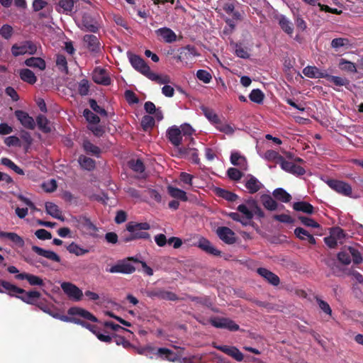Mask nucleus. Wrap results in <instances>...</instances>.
<instances>
[{"mask_svg":"<svg viewBox=\"0 0 363 363\" xmlns=\"http://www.w3.org/2000/svg\"><path fill=\"white\" fill-rule=\"evenodd\" d=\"M7 292L11 296H16L23 302L34 305L40 298V294L37 291H26L8 281H4L2 293Z\"/></svg>","mask_w":363,"mask_h":363,"instance_id":"nucleus-1","label":"nucleus"},{"mask_svg":"<svg viewBox=\"0 0 363 363\" xmlns=\"http://www.w3.org/2000/svg\"><path fill=\"white\" fill-rule=\"evenodd\" d=\"M150 228L149 223L129 222L126 225V230L133 235V238L138 239H149L150 234L146 230Z\"/></svg>","mask_w":363,"mask_h":363,"instance_id":"nucleus-2","label":"nucleus"},{"mask_svg":"<svg viewBox=\"0 0 363 363\" xmlns=\"http://www.w3.org/2000/svg\"><path fill=\"white\" fill-rule=\"evenodd\" d=\"M37 52V46L32 41L26 40L20 44H15L11 48V52L14 56L25 54L34 55Z\"/></svg>","mask_w":363,"mask_h":363,"instance_id":"nucleus-3","label":"nucleus"},{"mask_svg":"<svg viewBox=\"0 0 363 363\" xmlns=\"http://www.w3.org/2000/svg\"><path fill=\"white\" fill-rule=\"evenodd\" d=\"M326 184L337 193L345 196H352V189L348 183L336 179H328Z\"/></svg>","mask_w":363,"mask_h":363,"instance_id":"nucleus-4","label":"nucleus"},{"mask_svg":"<svg viewBox=\"0 0 363 363\" xmlns=\"http://www.w3.org/2000/svg\"><path fill=\"white\" fill-rule=\"evenodd\" d=\"M78 228L84 234L91 237H96L98 228L86 216H79L77 220Z\"/></svg>","mask_w":363,"mask_h":363,"instance_id":"nucleus-5","label":"nucleus"},{"mask_svg":"<svg viewBox=\"0 0 363 363\" xmlns=\"http://www.w3.org/2000/svg\"><path fill=\"white\" fill-rule=\"evenodd\" d=\"M135 270V267L126 259L119 260L116 264L110 268H106V271L111 274H132Z\"/></svg>","mask_w":363,"mask_h":363,"instance_id":"nucleus-6","label":"nucleus"},{"mask_svg":"<svg viewBox=\"0 0 363 363\" xmlns=\"http://www.w3.org/2000/svg\"><path fill=\"white\" fill-rule=\"evenodd\" d=\"M129 61L133 68L147 77L149 73L151 72L150 67L147 65L145 60L139 57L138 55L128 53Z\"/></svg>","mask_w":363,"mask_h":363,"instance_id":"nucleus-7","label":"nucleus"},{"mask_svg":"<svg viewBox=\"0 0 363 363\" xmlns=\"http://www.w3.org/2000/svg\"><path fill=\"white\" fill-rule=\"evenodd\" d=\"M145 294L147 296L154 299V298H160L167 301H176L178 299V297L176 294L166 291L163 289H154L151 290H147L145 291Z\"/></svg>","mask_w":363,"mask_h":363,"instance_id":"nucleus-8","label":"nucleus"},{"mask_svg":"<svg viewBox=\"0 0 363 363\" xmlns=\"http://www.w3.org/2000/svg\"><path fill=\"white\" fill-rule=\"evenodd\" d=\"M211 324L217 328H225L230 331H237L239 330V325L236 324L233 320L226 318L216 317L211 318Z\"/></svg>","mask_w":363,"mask_h":363,"instance_id":"nucleus-9","label":"nucleus"},{"mask_svg":"<svg viewBox=\"0 0 363 363\" xmlns=\"http://www.w3.org/2000/svg\"><path fill=\"white\" fill-rule=\"evenodd\" d=\"M61 289L64 293L70 298L75 301H79L82 299L83 293L82 291L76 285L70 282H63L61 284Z\"/></svg>","mask_w":363,"mask_h":363,"instance_id":"nucleus-10","label":"nucleus"},{"mask_svg":"<svg viewBox=\"0 0 363 363\" xmlns=\"http://www.w3.org/2000/svg\"><path fill=\"white\" fill-rule=\"evenodd\" d=\"M167 138L172 145L177 148V152H179V148L183 147H180L182 140L180 128L177 125H173L169 128L167 130Z\"/></svg>","mask_w":363,"mask_h":363,"instance_id":"nucleus-11","label":"nucleus"},{"mask_svg":"<svg viewBox=\"0 0 363 363\" xmlns=\"http://www.w3.org/2000/svg\"><path fill=\"white\" fill-rule=\"evenodd\" d=\"M218 237L228 245L234 244L236 242L235 233L228 227H218L216 229Z\"/></svg>","mask_w":363,"mask_h":363,"instance_id":"nucleus-12","label":"nucleus"},{"mask_svg":"<svg viewBox=\"0 0 363 363\" xmlns=\"http://www.w3.org/2000/svg\"><path fill=\"white\" fill-rule=\"evenodd\" d=\"M15 116L21 124L27 129L33 130L35 127L34 119L28 113L21 110H17L14 113Z\"/></svg>","mask_w":363,"mask_h":363,"instance_id":"nucleus-13","label":"nucleus"},{"mask_svg":"<svg viewBox=\"0 0 363 363\" xmlns=\"http://www.w3.org/2000/svg\"><path fill=\"white\" fill-rule=\"evenodd\" d=\"M213 347L218 350L224 352L225 354L229 355L233 357L235 360L238 362H241L243 360V354L242 353L234 346H227V345H217L213 344Z\"/></svg>","mask_w":363,"mask_h":363,"instance_id":"nucleus-14","label":"nucleus"},{"mask_svg":"<svg viewBox=\"0 0 363 363\" xmlns=\"http://www.w3.org/2000/svg\"><path fill=\"white\" fill-rule=\"evenodd\" d=\"M279 164L282 169L296 176H301L306 173V170L303 167L285 160L284 157Z\"/></svg>","mask_w":363,"mask_h":363,"instance_id":"nucleus-15","label":"nucleus"},{"mask_svg":"<svg viewBox=\"0 0 363 363\" xmlns=\"http://www.w3.org/2000/svg\"><path fill=\"white\" fill-rule=\"evenodd\" d=\"M86 48L91 52L98 53L101 51V44L99 38L91 34L85 35L83 38Z\"/></svg>","mask_w":363,"mask_h":363,"instance_id":"nucleus-16","label":"nucleus"},{"mask_svg":"<svg viewBox=\"0 0 363 363\" xmlns=\"http://www.w3.org/2000/svg\"><path fill=\"white\" fill-rule=\"evenodd\" d=\"M0 239L9 240L13 243V247H23L25 245L23 238L13 232L0 231Z\"/></svg>","mask_w":363,"mask_h":363,"instance_id":"nucleus-17","label":"nucleus"},{"mask_svg":"<svg viewBox=\"0 0 363 363\" xmlns=\"http://www.w3.org/2000/svg\"><path fill=\"white\" fill-rule=\"evenodd\" d=\"M92 79L94 82L99 84L108 85L111 83V79L105 69L96 67L92 74Z\"/></svg>","mask_w":363,"mask_h":363,"instance_id":"nucleus-18","label":"nucleus"},{"mask_svg":"<svg viewBox=\"0 0 363 363\" xmlns=\"http://www.w3.org/2000/svg\"><path fill=\"white\" fill-rule=\"evenodd\" d=\"M257 272L258 273L259 275L264 278L268 283L274 286H278L280 283V279L279 277L266 268L259 267L257 269Z\"/></svg>","mask_w":363,"mask_h":363,"instance_id":"nucleus-19","label":"nucleus"},{"mask_svg":"<svg viewBox=\"0 0 363 363\" xmlns=\"http://www.w3.org/2000/svg\"><path fill=\"white\" fill-rule=\"evenodd\" d=\"M197 246L208 254L220 256L221 252L216 249L212 243L205 238H200Z\"/></svg>","mask_w":363,"mask_h":363,"instance_id":"nucleus-20","label":"nucleus"},{"mask_svg":"<svg viewBox=\"0 0 363 363\" xmlns=\"http://www.w3.org/2000/svg\"><path fill=\"white\" fill-rule=\"evenodd\" d=\"M82 28L84 30L92 33L97 32L99 29V26L95 19L90 16L88 13H84L82 16Z\"/></svg>","mask_w":363,"mask_h":363,"instance_id":"nucleus-21","label":"nucleus"},{"mask_svg":"<svg viewBox=\"0 0 363 363\" xmlns=\"http://www.w3.org/2000/svg\"><path fill=\"white\" fill-rule=\"evenodd\" d=\"M305 76L309 78H325L328 73L325 70H321L315 66H307L303 69Z\"/></svg>","mask_w":363,"mask_h":363,"instance_id":"nucleus-22","label":"nucleus"},{"mask_svg":"<svg viewBox=\"0 0 363 363\" xmlns=\"http://www.w3.org/2000/svg\"><path fill=\"white\" fill-rule=\"evenodd\" d=\"M157 35L160 36L162 40L167 43H172L177 40V35L170 28L164 27L155 30Z\"/></svg>","mask_w":363,"mask_h":363,"instance_id":"nucleus-23","label":"nucleus"},{"mask_svg":"<svg viewBox=\"0 0 363 363\" xmlns=\"http://www.w3.org/2000/svg\"><path fill=\"white\" fill-rule=\"evenodd\" d=\"M178 154L181 157L189 158L194 163H199L198 150L196 148L183 147L182 148H179Z\"/></svg>","mask_w":363,"mask_h":363,"instance_id":"nucleus-24","label":"nucleus"},{"mask_svg":"<svg viewBox=\"0 0 363 363\" xmlns=\"http://www.w3.org/2000/svg\"><path fill=\"white\" fill-rule=\"evenodd\" d=\"M245 186L250 194L257 192L262 187V183L254 176L248 175L245 182Z\"/></svg>","mask_w":363,"mask_h":363,"instance_id":"nucleus-25","label":"nucleus"},{"mask_svg":"<svg viewBox=\"0 0 363 363\" xmlns=\"http://www.w3.org/2000/svg\"><path fill=\"white\" fill-rule=\"evenodd\" d=\"M32 250L38 255L44 257L48 259H50L56 262H60V256L53 251L46 250L36 245H33L32 247Z\"/></svg>","mask_w":363,"mask_h":363,"instance_id":"nucleus-26","label":"nucleus"},{"mask_svg":"<svg viewBox=\"0 0 363 363\" xmlns=\"http://www.w3.org/2000/svg\"><path fill=\"white\" fill-rule=\"evenodd\" d=\"M16 279L18 280L26 279L31 286L43 285V280L40 277L28 273L23 272L16 274Z\"/></svg>","mask_w":363,"mask_h":363,"instance_id":"nucleus-27","label":"nucleus"},{"mask_svg":"<svg viewBox=\"0 0 363 363\" xmlns=\"http://www.w3.org/2000/svg\"><path fill=\"white\" fill-rule=\"evenodd\" d=\"M156 354L158 355L162 359L167 360L169 362H177L179 357L173 351L165 347L158 348Z\"/></svg>","mask_w":363,"mask_h":363,"instance_id":"nucleus-28","label":"nucleus"},{"mask_svg":"<svg viewBox=\"0 0 363 363\" xmlns=\"http://www.w3.org/2000/svg\"><path fill=\"white\" fill-rule=\"evenodd\" d=\"M230 162L233 165L238 166L243 170H247V169L246 158L238 152L231 153Z\"/></svg>","mask_w":363,"mask_h":363,"instance_id":"nucleus-29","label":"nucleus"},{"mask_svg":"<svg viewBox=\"0 0 363 363\" xmlns=\"http://www.w3.org/2000/svg\"><path fill=\"white\" fill-rule=\"evenodd\" d=\"M45 211L48 214L52 217L59 219L62 221L65 220V218L62 216L61 211L58 206L52 202L45 203Z\"/></svg>","mask_w":363,"mask_h":363,"instance_id":"nucleus-30","label":"nucleus"},{"mask_svg":"<svg viewBox=\"0 0 363 363\" xmlns=\"http://www.w3.org/2000/svg\"><path fill=\"white\" fill-rule=\"evenodd\" d=\"M279 25L281 28L288 35H292L294 32L293 23L284 15H279L277 17Z\"/></svg>","mask_w":363,"mask_h":363,"instance_id":"nucleus-31","label":"nucleus"},{"mask_svg":"<svg viewBox=\"0 0 363 363\" xmlns=\"http://www.w3.org/2000/svg\"><path fill=\"white\" fill-rule=\"evenodd\" d=\"M24 64L30 67L38 68L40 70H44L46 67V63L41 57H31L26 60Z\"/></svg>","mask_w":363,"mask_h":363,"instance_id":"nucleus-32","label":"nucleus"},{"mask_svg":"<svg viewBox=\"0 0 363 363\" xmlns=\"http://www.w3.org/2000/svg\"><path fill=\"white\" fill-rule=\"evenodd\" d=\"M60 318V320L62 321H64V322H72V323H74L75 324H78V325H81L82 326L87 328L88 330H89L90 331H91L93 333H94V331H95L96 329H97V326L96 325H91L85 321H83L80 319H78V318H70V317H68V316H63L62 318Z\"/></svg>","mask_w":363,"mask_h":363,"instance_id":"nucleus-33","label":"nucleus"},{"mask_svg":"<svg viewBox=\"0 0 363 363\" xmlns=\"http://www.w3.org/2000/svg\"><path fill=\"white\" fill-rule=\"evenodd\" d=\"M77 1L78 0H59L57 11L68 14L72 11L74 5Z\"/></svg>","mask_w":363,"mask_h":363,"instance_id":"nucleus-34","label":"nucleus"},{"mask_svg":"<svg viewBox=\"0 0 363 363\" xmlns=\"http://www.w3.org/2000/svg\"><path fill=\"white\" fill-rule=\"evenodd\" d=\"M293 208L296 211H301L308 214H312L313 213V206L306 201L295 202L293 204Z\"/></svg>","mask_w":363,"mask_h":363,"instance_id":"nucleus-35","label":"nucleus"},{"mask_svg":"<svg viewBox=\"0 0 363 363\" xmlns=\"http://www.w3.org/2000/svg\"><path fill=\"white\" fill-rule=\"evenodd\" d=\"M201 109L202 111L203 114L211 123L216 124V125L220 123V119L218 115L215 113V111L213 109L204 106H202L201 107Z\"/></svg>","mask_w":363,"mask_h":363,"instance_id":"nucleus-36","label":"nucleus"},{"mask_svg":"<svg viewBox=\"0 0 363 363\" xmlns=\"http://www.w3.org/2000/svg\"><path fill=\"white\" fill-rule=\"evenodd\" d=\"M20 77L21 79L30 84H33L36 82L37 78L31 70L28 69H23L20 71Z\"/></svg>","mask_w":363,"mask_h":363,"instance_id":"nucleus-37","label":"nucleus"},{"mask_svg":"<svg viewBox=\"0 0 363 363\" xmlns=\"http://www.w3.org/2000/svg\"><path fill=\"white\" fill-rule=\"evenodd\" d=\"M250 208L254 211L255 214L259 218H263L264 217V213L261 208L259 206L257 201L253 199H249L245 201V203Z\"/></svg>","mask_w":363,"mask_h":363,"instance_id":"nucleus-38","label":"nucleus"},{"mask_svg":"<svg viewBox=\"0 0 363 363\" xmlns=\"http://www.w3.org/2000/svg\"><path fill=\"white\" fill-rule=\"evenodd\" d=\"M261 201L262 205L269 211H274L277 208V203L268 194H263L261 196Z\"/></svg>","mask_w":363,"mask_h":363,"instance_id":"nucleus-39","label":"nucleus"},{"mask_svg":"<svg viewBox=\"0 0 363 363\" xmlns=\"http://www.w3.org/2000/svg\"><path fill=\"white\" fill-rule=\"evenodd\" d=\"M78 162L82 168L91 171L95 167V161L86 156L80 155Z\"/></svg>","mask_w":363,"mask_h":363,"instance_id":"nucleus-40","label":"nucleus"},{"mask_svg":"<svg viewBox=\"0 0 363 363\" xmlns=\"http://www.w3.org/2000/svg\"><path fill=\"white\" fill-rule=\"evenodd\" d=\"M37 125L38 128L44 133H50L51 127L48 118L43 115H39L36 118Z\"/></svg>","mask_w":363,"mask_h":363,"instance_id":"nucleus-41","label":"nucleus"},{"mask_svg":"<svg viewBox=\"0 0 363 363\" xmlns=\"http://www.w3.org/2000/svg\"><path fill=\"white\" fill-rule=\"evenodd\" d=\"M83 148L84 151L89 155L99 157L101 152V150L97 146L92 144L89 140H85L83 142Z\"/></svg>","mask_w":363,"mask_h":363,"instance_id":"nucleus-42","label":"nucleus"},{"mask_svg":"<svg viewBox=\"0 0 363 363\" xmlns=\"http://www.w3.org/2000/svg\"><path fill=\"white\" fill-rule=\"evenodd\" d=\"M238 211L243 216V219L246 221H249L254 217L255 213L251 208H250L246 204H240L237 208Z\"/></svg>","mask_w":363,"mask_h":363,"instance_id":"nucleus-43","label":"nucleus"},{"mask_svg":"<svg viewBox=\"0 0 363 363\" xmlns=\"http://www.w3.org/2000/svg\"><path fill=\"white\" fill-rule=\"evenodd\" d=\"M273 196L284 203H288L291 199V196L282 188L276 189L273 191Z\"/></svg>","mask_w":363,"mask_h":363,"instance_id":"nucleus-44","label":"nucleus"},{"mask_svg":"<svg viewBox=\"0 0 363 363\" xmlns=\"http://www.w3.org/2000/svg\"><path fill=\"white\" fill-rule=\"evenodd\" d=\"M167 189L168 193L172 197L184 201H187V196L184 191L173 186H168Z\"/></svg>","mask_w":363,"mask_h":363,"instance_id":"nucleus-45","label":"nucleus"},{"mask_svg":"<svg viewBox=\"0 0 363 363\" xmlns=\"http://www.w3.org/2000/svg\"><path fill=\"white\" fill-rule=\"evenodd\" d=\"M147 77L149 79L156 82L160 84L166 85L167 84H169L171 82L170 77L168 75H160L152 72L149 73Z\"/></svg>","mask_w":363,"mask_h":363,"instance_id":"nucleus-46","label":"nucleus"},{"mask_svg":"<svg viewBox=\"0 0 363 363\" xmlns=\"http://www.w3.org/2000/svg\"><path fill=\"white\" fill-rule=\"evenodd\" d=\"M67 250L69 253L74 254L77 256H82L89 252L88 249L82 248L74 242L67 247Z\"/></svg>","mask_w":363,"mask_h":363,"instance_id":"nucleus-47","label":"nucleus"},{"mask_svg":"<svg viewBox=\"0 0 363 363\" xmlns=\"http://www.w3.org/2000/svg\"><path fill=\"white\" fill-rule=\"evenodd\" d=\"M236 1H229L223 5V10L228 14H232L235 19H240V14L238 11H235Z\"/></svg>","mask_w":363,"mask_h":363,"instance_id":"nucleus-48","label":"nucleus"},{"mask_svg":"<svg viewBox=\"0 0 363 363\" xmlns=\"http://www.w3.org/2000/svg\"><path fill=\"white\" fill-rule=\"evenodd\" d=\"M347 250L349 251L350 255L352 257L354 264H359L362 262L363 258L361 252L354 247L348 246Z\"/></svg>","mask_w":363,"mask_h":363,"instance_id":"nucleus-49","label":"nucleus"},{"mask_svg":"<svg viewBox=\"0 0 363 363\" xmlns=\"http://www.w3.org/2000/svg\"><path fill=\"white\" fill-rule=\"evenodd\" d=\"M330 82L333 83L336 86H347L350 83L349 80L346 78H342L337 76L329 75L325 77Z\"/></svg>","mask_w":363,"mask_h":363,"instance_id":"nucleus-50","label":"nucleus"},{"mask_svg":"<svg viewBox=\"0 0 363 363\" xmlns=\"http://www.w3.org/2000/svg\"><path fill=\"white\" fill-rule=\"evenodd\" d=\"M264 97L263 92L258 89H253L249 95V98L252 101L259 104L263 102Z\"/></svg>","mask_w":363,"mask_h":363,"instance_id":"nucleus-51","label":"nucleus"},{"mask_svg":"<svg viewBox=\"0 0 363 363\" xmlns=\"http://www.w3.org/2000/svg\"><path fill=\"white\" fill-rule=\"evenodd\" d=\"M347 247H345L343 250L338 252L337 255L339 262L345 265H348L351 263L350 254L349 251L347 252Z\"/></svg>","mask_w":363,"mask_h":363,"instance_id":"nucleus-52","label":"nucleus"},{"mask_svg":"<svg viewBox=\"0 0 363 363\" xmlns=\"http://www.w3.org/2000/svg\"><path fill=\"white\" fill-rule=\"evenodd\" d=\"M56 65L58 69L66 74L68 73V67L66 57L62 55H57L56 57Z\"/></svg>","mask_w":363,"mask_h":363,"instance_id":"nucleus-53","label":"nucleus"},{"mask_svg":"<svg viewBox=\"0 0 363 363\" xmlns=\"http://www.w3.org/2000/svg\"><path fill=\"white\" fill-rule=\"evenodd\" d=\"M264 157L269 161H275L277 163L280 164L283 157L277 152L269 150L265 152Z\"/></svg>","mask_w":363,"mask_h":363,"instance_id":"nucleus-54","label":"nucleus"},{"mask_svg":"<svg viewBox=\"0 0 363 363\" xmlns=\"http://www.w3.org/2000/svg\"><path fill=\"white\" fill-rule=\"evenodd\" d=\"M83 116L86 120L90 123L89 125H96L100 122V118L95 113L89 109H85L83 112Z\"/></svg>","mask_w":363,"mask_h":363,"instance_id":"nucleus-55","label":"nucleus"},{"mask_svg":"<svg viewBox=\"0 0 363 363\" xmlns=\"http://www.w3.org/2000/svg\"><path fill=\"white\" fill-rule=\"evenodd\" d=\"M155 125V119L150 115H145L142 118L141 126L144 130H147Z\"/></svg>","mask_w":363,"mask_h":363,"instance_id":"nucleus-56","label":"nucleus"},{"mask_svg":"<svg viewBox=\"0 0 363 363\" xmlns=\"http://www.w3.org/2000/svg\"><path fill=\"white\" fill-rule=\"evenodd\" d=\"M216 129L228 135H233L235 128L230 124H220V123L216 126Z\"/></svg>","mask_w":363,"mask_h":363,"instance_id":"nucleus-57","label":"nucleus"},{"mask_svg":"<svg viewBox=\"0 0 363 363\" xmlns=\"http://www.w3.org/2000/svg\"><path fill=\"white\" fill-rule=\"evenodd\" d=\"M349 45L350 40L344 38H335L331 42V46L335 49H339L342 47L348 46Z\"/></svg>","mask_w":363,"mask_h":363,"instance_id":"nucleus-58","label":"nucleus"},{"mask_svg":"<svg viewBox=\"0 0 363 363\" xmlns=\"http://www.w3.org/2000/svg\"><path fill=\"white\" fill-rule=\"evenodd\" d=\"M89 91V84L88 80L84 79L81 80L78 85V92L81 96H86Z\"/></svg>","mask_w":363,"mask_h":363,"instance_id":"nucleus-59","label":"nucleus"},{"mask_svg":"<svg viewBox=\"0 0 363 363\" xmlns=\"http://www.w3.org/2000/svg\"><path fill=\"white\" fill-rule=\"evenodd\" d=\"M129 164L134 172L142 173L145 170L144 164L140 160H131Z\"/></svg>","mask_w":363,"mask_h":363,"instance_id":"nucleus-60","label":"nucleus"},{"mask_svg":"<svg viewBox=\"0 0 363 363\" xmlns=\"http://www.w3.org/2000/svg\"><path fill=\"white\" fill-rule=\"evenodd\" d=\"M235 52L236 55L240 58L247 59L250 57V54L248 53L247 49L243 48L241 45L235 44Z\"/></svg>","mask_w":363,"mask_h":363,"instance_id":"nucleus-61","label":"nucleus"},{"mask_svg":"<svg viewBox=\"0 0 363 363\" xmlns=\"http://www.w3.org/2000/svg\"><path fill=\"white\" fill-rule=\"evenodd\" d=\"M197 78L204 83H209L212 79L210 73L203 69H199L196 72Z\"/></svg>","mask_w":363,"mask_h":363,"instance_id":"nucleus-62","label":"nucleus"},{"mask_svg":"<svg viewBox=\"0 0 363 363\" xmlns=\"http://www.w3.org/2000/svg\"><path fill=\"white\" fill-rule=\"evenodd\" d=\"M330 235L340 242H342V239L345 237L343 230L340 228H332L330 230Z\"/></svg>","mask_w":363,"mask_h":363,"instance_id":"nucleus-63","label":"nucleus"},{"mask_svg":"<svg viewBox=\"0 0 363 363\" xmlns=\"http://www.w3.org/2000/svg\"><path fill=\"white\" fill-rule=\"evenodd\" d=\"M228 176L233 180H240L242 177V173L236 168L230 167L228 169Z\"/></svg>","mask_w":363,"mask_h":363,"instance_id":"nucleus-64","label":"nucleus"}]
</instances>
